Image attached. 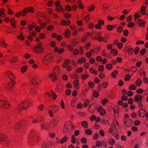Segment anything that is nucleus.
I'll use <instances>...</instances> for the list:
<instances>
[{
	"label": "nucleus",
	"instance_id": "nucleus-55",
	"mask_svg": "<svg viewBox=\"0 0 148 148\" xmlns=\"http://www.w3.org/2000/svg\"><path fill=\"white\" fill-rule=\"evenodd\" d=\"M146 50L145 49H142L140 51V53L141 55H143L146 52Z\"/></svg>",
	"mask_w": 148,
	"mask_h": 148
},
{
	"label": "nucleus",
	"instance_id": "nucleus-49",
	"mask_svg": "<svg viewBox=\"0 0 148 148\" xmlns=\"http://www.w3.org/2000/svg\"><path fill=\"white\" fill-rule=\"evenodd\" d=\"M117 32L119 33H121L123 31V28L121 26H119L117 28Z\"/></svg>",
	"mask_w": 148,
	"mask_h": 148
},
{
	"label": "nucleus",
	"instance_id": "nucleus-35",
	"mask_svg": "<svg viewBox=\"0 0 148 148\" xmlns=\"http://www.w3.org/2000/svg\"><path fill=\"white\" fill-rule=\"evenodd\" d=\"M95 8V7L93 5H92L91 6H90L89 7L88 9V10L89 12H91L93 11L94 9Z\"/></svg>",
	"mask_w": 148,
	"mask_h": 148
},
{
	"label": "nucleus",
	"instance_id": "nucleus-10",
	"mask_svg": "<svg viewBox=\"0 0 148 148\" xmlns=\"http://www.w3.org/2000/svg\"><path fill=\"white\" fill-rule=\"evenodd\" d=\"M142 98V97L140 95H137L135 96L134 100L136 102H139L140 103H141V99Z\"/></svg>",
	"mask_w": 148,
	"mask_h": 148
},
{
	"label": "nucleus",
	"instance_id": "nucleus-52",
	"mask_svg": "<svg viewBox=\"0 0 148 148\" xmlns=\"http://www.w3.org/2000/svg\"><path fill=\"white\" fill-rule=\"evenodd\" d=\"M51 93L52 94L51 95V96L52 98L53 99H55L56 97V95L52 91H51Z\"/></svg>",
	"mask_w": 148,
	"mask_h": 148
},
{
	"label": "nucleus",
	"instance_id": "nucleus-30",
	"mask_svg": "<svg viewBox=\"0 0 148 148\" xmlns=\"http://www.w3.org/2000/svg\"><path fill=\"white\" fill-rule=\"evenodd\" d=\"M79 83V81L77 80H75L73 81V84L74 85V86L75 87V88H78V84Z\"/></svg>",
	"mask_w": 148,
	"mask_h": 148
},
{
	"label": "nucleus",
	"instance_id": "nucleus-58",
	"mask_svg": "<svg viewBox=\"0 0 148 148\" xmlns=\"http://www.w3.org/2000/svg\"><path fill=\"white\" fill-rule=\"evenodd\" d=\"M113 27L111 25H108L107 27V29L109 31L111 30L112 29Z\"/></svg>",
	"mask_w": 148,
	"mask_h": 148
},
{
	"label": "nucleus",
	"instance_id": "nucleus-53",
	"mask_svg": "<svg viewBox=\"0 0 148 148\" xmlns=\"http://www.w3.org/2000/svg\"><path fill=\"white\" fill-rule=\"evenodd\" d=\"M66 124H65V128L64 129V132L65 133H67L69 131V129L66 126Z\"/></svg>",
	"mask_w": 148,
	"mask_h": 148
},
{
	"label": "nucleus",
	"instance_id": "nucleus-16",
	"mask_svg": "<svg viewBox=\"0 0 148 148\" xmlns=\"http://www.w3.org/2000/svg\"><path fill=\"white\" fill-rule=\"evenodd\" d=\"M36 35V32H33L32 33H30L29 36L28 37V38L29 40L31 41L33 39L32 38L33 36H34Z\"/></svg>",
	"mask_w": 148,
	"mask_h": 148
},
{
	"label": "nucleus",
	"instance_id": "nucleus-25",
	"mask_svg": "<svg viewBox=\"0 0 148 148\" xmlns=\"http://www.w3.org/2000/svg\"><path fill=\"white\" fill-rule=\"evenodd\" d=\"M109 144L111 145H113L115 143V140L112 138H110L108 140Z\"/></svg>",
	"mask_w": 148,
	"mask_h": 148
},
{
	"label": "nucleus",
	"instance_id": "nucleus-33",
	"mask_svg": "<svg viewBox=\"0 0 148 148\" xmlns=\"http://www.w3.org/2000/svg\"><path fill=\"white\" fill-rule=\"evenodd\" d=\"M37 91L34 89H32L30 91V93L32 95L35 96L36 94Z\"/></svg>",
	"mask_w": 148,
	"mask_h": 148
},
{
	"label": "nucleus",
	"instance_id": "nucleus-3",
	"mask_svg": "<svg viewBox=\"0 0 148 148\" xmlns=\"http://www.w3.org/2000/svg\"><path fill=\"white\" fill-rule=\"evenodd\" d=\"M29 104V103L28 100L25 101L18 105L17 106V109L19 111H21L23 109L26 108V106H28Z\"/></svg>",
	"mask_w": 148,
	"mask_h": 148
},
{
	"label": "nucleus",
	"instance_id": "nucleus-17",
	"mask_svg": "<svg viewBox=\"0 0 148 148\" xmlns=\"http://www.w3.org/2000/svg\"><path fill=\"white\" fill-rule=\"evenodd\" d=\"M97 40L99 41H101L103 40V41L105 42H107V40L103 39V37L100 36V35H97Z\"/></svg>",
	"mask_w": 148,
	"mask_h": 148
},
{
	"label": "nucleus",
	"instance_id": "nucleus-51",
	"mask_svg": "<svg viewBox=\"0 0 148 148\" xmlns=\"http://www.w3.org/2000/svg\"><path fill=\"white\" fill-rule=\"evenodd\" d=\"M14 21L13 19H12L11 21V23L12 26L14 28H15V24H14Z\"/></svg>",
	"mask_w": 148,
	"mask_h": 148
},
{
	"label": "nucleus",
	"instance_id": "nucleus-2",
	"mask_svg": "<svg viewBox=\"0 0 148 148\" xmlns=\"http://www.w3.org/2000/svg\"><path fill=\"white\" fill-rule=\"evenodd\" d=\"M38 135L36 132L33 131H31L29 136V140L28 141L29 143L30 144L33 141V140H35V138L37 139V140H38L37 136Z\"/></svg>",
	"mask_w": 148,
	"mask_h": 148
},
{
	"label": "nucleus",
	"instance_id": "nucleus-45",
	"mask_svg": "<svg viewBox=\"0 0 148 148\" xmlns=\"http://www.w3.org/2000/svg\"><path fill=\"white\" fill-rule=\"evenodd\" d=\"M136 87L134 84H132L131 86L129 87V89L130 90H134L136 89Z\"/></svg>",
	"mask_w": 148,
	"mask_h": 148
},
{
	"label": "nucleus",
	"instance_id": "nucleus-27",
	"mask_svg": "<svg viewBox=\"0 0 148 148\" xmlns=\"http://www.w3.org/2000/svg\"><path fill=\"white\" fill-rule=\"evenodd\" d=\"M82 125L84 127L87 128L88 123L86 121H84L81 122Z\"/></svg>",
	"mask_w": 148,
	"mask_h": 148
},
{
	"label": "nucleus",
	"instance_id": "nucleus-24",
	"mask_svg": "<svg viewBox=\"0 0 148 148\" xmlns=\"http://www.w3.org/2000/svg\"><path fill=\"white\" fill-rule=\"evenodd\" d=\"M146 8V7L144 6H142L141 7L140 10L141 12L143 15H145L146 14L145 12H144Z\"/></svg>",
	"mask_w": 148,
	"mask_h": 148
},
{
	"label": "nucleus",
	"instance_id": "nucleus-29",
	"mask_svg": "<svg viewBox=\"0 0 148 148\" xmlns=\"http://www.w3.org/2000/svg\"><path fill=\"white\" fill-rule=\"evenodd\" d=\"M86 61V59L84 58L79 59L78 60V62L79 64H81Z\"/></svg>",
	"mask_w": 148,
	"mask_h": 148
},
{
	"label": "nucleus",
	"instance_id": "nucleus-13",
	"mask_svg": "<svg viewBox=\"0 0 148 148\" xmlns=\"http://www.w3.org/2000/svg\"><path fill=\"white\" fill-rule=\"evenodd\" d=\"M38 79L37 78L36 76L34 77L31 80V83L33 85L38 84L37 83V80Z\"/></svg>",
	"mask_w": 148,
	"mask_h": 148
},
{
	"label": "nucleus",
	"instance_id": "nucleus-59",
	"mask_svg": "<svg viewBox=\"0 0 148 148\" xmlns=\"http://www.w3.org/2000/svg\"><path fill=\"white\" fill-rule=\"evenodd\" d=\"M29 12H34V9L33 7L30 6L28 8Z\"/></svg>",
	"mask_w": 148,
	"mask_h": 148
},
{
	"label": "nucleus",
	"instance_id": "nucleus-42",
	"mask_svg": "<svg viewBox=\"0 0 148 148\" xmlns=\"http://www.w3.org/2000/svg\"><path fill=\"white\" fill-rule=\"evenodd\" d=\"M135 25V24L133 22L129 23L127 25V26L129 27H133Z\"/></svg>",
	"mask_w": 148,
	"mask_h": 148
},
{
	"label": "nucleus",
	"instance_id": "nucleus-20",
	"mask_svg": "<svg viewBox=\"0 0 148 148\" xmlns=\"http://www.w3.org/2000/svg\"><path fill=\"white\" fill-rule=\"evenodd\" d=\"M28 12H29V10L28 8H25L23 11H21V15L24 16Z\"/></svg>",
	"mask_w": 148,
	"mask_h": 148
},
{
	"label": "nucleus",
	"instance_id": "nucleus-19",
	"mask_svg": "<svg viewBox=\"0 0 148 148\" xmlns=\"http://www.w3.org/2000/svg\"><path fill=\"white\" fill-rule=\"evenodd\" d=\"M42 148H49L50 146V145L48 143L45 142L42 144Z\"/></svg>",
	"mask_w": 148,
	"mask_h": 148
},
{
	"label": "nucleus",
	"instance_id": "nucleus-12",
	"mask_svg": "<svg viewBox=\"0 0 148 148\" xmlns=\"http://www.w3.org/2000/svg\"><path fill=\"white\" fill-rule=\"evenodd\" d=\"M55 5L57 7V10L58 11H60L62 10V7L60 5V2L59 1H57L56 2Z\"/></svg>",
	"mask_w": 148,
	"mask_h": 148
},
{
	"label": "nucleus",
	"instance_id": "nucleus-14",
	"mask_svg": "<svg viewBox=\"0 0 148 148\" xmlns=\"http://www.w3.org/2000/svg\"><path fill=\"white\" fill-rule=\"evenodd\" d=\"M145 111L144 109H140L139 111V115L141 117H144L145 114Z\"/></svg>",
	"mask_w": 148,
	"mask_h": 148
},
{
	"label": "nucleus",
	"instance_id": "nucleus-34",
	"mask_svg": "<svg viewBox=\"0 0 148 148\" xmlns=\"http://www.w3.org/2000/svg\"><path fill=\"white\" fill-rule=\"evenodd\" d=\"M7 76H8V77L10 78V76L11 75L12 77H14V74L11 71H8L7 73Z\"/></svg>",
	"mask_w": 148,
	"mask_h": 148
},
{
	"label": "nucleus",
	"instance_id": "nucleus-8",
	"mask_svg": "<svg viewBox=\"0 0 148 148\" xmlns=\"http://www.w3.org/2000/svg\"><path fill=\"white\" fill-rule=\"evenodd\" d=\"M124 122L125 125L126 127L130 126L132 123V120L129 118L124 119Z\"/></svg>",
	"mask_w": 148,
	"mask_h": 148
},
{
	"label": "nucleus",
	"instance_id": "nucleus-39",
	"mask_svg": "<svg viewBox=\"0 0 148 148\" xmlns=\"http://www.w3.org/2000/svg\"><path fill=\"white\" fill-rule=\"evenodd\" d=\"M71 142L73 143H75L76 142V138L74 135H73L71 137Z\"/></svg>",
	"mask_w": 148,
	"mask_h": 148
},
{
	"label": "nucleus",
	"instance_id": "nucleus-37",
	"mask_svg": "<svg viewBox=\"0 0 148 148\" xmlns=\"http://www.w3.org/2000/svg\"><path fill=\"white\" fill-rule=\"evenodd\" d=\"M134 20L135 21H136L137 19L138 18H139L140 16V14L139 13H136L135 16Z\"/></svg>",
	"mask_w": 148,
	"mask_h": 148
},
{
	"label": "nucleus",
	"instance_id": "nucleus-21",
	"mask_svg": "<svg viewBox=\"0 0 148 148\" xmlns=\"http://www.w3.org/2000/svg\"><path fill=\"white\" fill-rule=\"evenodd\" d=\"M40 125L41 126V127L43 129H48V125L47 123H43L42 124H40Z\"/></svg>",
	"mask_w": 148,
	"mask_h": 148
},
{
	"label": "nucleus",
	"instance_id": "nucleus-9",
	"mask_svg": "<svg viewBox=\"0 0 148 148\" xmlns=\"http://www.w3.org/2000/svg\"><path fill=\"white\" fill-rule=\"evenodd\" d=\"M6 136L4 135L0 134V141H5L4 143L5 145H7L8 143V141L6 140Z\"/></svg>",
	"mask_w": 148,
	"mask_h": 148
},
{
	"label": "nucleus",
	"instance_id": "nucleus-41",
	"mask_svg": "<svg viewBox=\"0 0 148 148\" xmlns=\"http://www.w3.org/2000/svg\"><path fill=\"white\" fill-rule=\"evenodd\" d=\"M108 101V99L106 98L103 99L102 101V103L103 105H104Z\"/></svg>",
	"mask_w": 148,
	"mask_h": 148
},
{
	"label": "nucleus",
	"instance_id": "nucleus-6",
	"mask_svg": "<svg viewBox=\"0 0 148 148\" xmlns=\"http://www.w3.org/2000/svg\"><path fill=\"white\" fill-rule=\"evenodd\" d=\"M43 50V48L41 43H38L37 46H36L34 48V51L38 53L42 52Z\"/></svg>",
	"mask_w": 148,
	"mask_h": 148
},
{
	"label": "nucleus",
	"instance_id": "nucleus-54",
	"mask_svg": "<svg viewBox=\"0 0 148 148\" xmlns=\"http://www.w3.org/2000/svg\"><path fill=\"white\" fill-rule=\"evenodd\" d=\"M142 80H140V81L139 82H138V81H136V84L138 87H139L140 86V84L142 83Z\"/></svg>",
	"mask_w": 148,
	"mask_h": 148
},
{
	"label": "nucleus",
	"instance_id": "nucleus-46",
	"mask_svg": "<svg viewBox=\"0 0 148 148\" xmlns=\"http://www.w3.org/2000/svg\"><path fill=\"white\" fill-rule=\"evenodd\" d=\"M57 124V123L55 121H53L51 122V127L52 128H53Z\"/></svg>",
	"mask_w": 148,
	"mask_h": 148
},
{
	"label": "nucleus",
	"instance_id": "nucleus-18",
	"mask_svg": "<svg viewBox=\"0 0 148 148\" xmlns=\"http://www.w3.org/2000/svg\"><path fill=\"white\" fill-rule=\"evenodd\" d=\"M145 23V22L141 19H138V23L139 24V25L141 27H143Z\"/></svg>",
	"mask_w": 148,
	"mask_h": 148
},
{
	"label": "nucleus",
	"instance_id": "nucleus-60",
	"mask_svg": "<svg viewBox=\"0 0 148 148\" xmlns=\"http://www.w3.org/2000/svg\"><path fill=\"white\" fill-rule=\"evenodd\" d=\"M89 103V100H88L86 99L84 103V107H86L87 106L88 104Z\"/></svg>",
	"mask_w": 148,
	"mask_h": 148
},
{
	"label": "nucleus",
	"instance_id": "nucleus-26",
	"mask_svg": "<svg viewBox=\"0 0 148 148\" xmlns=\"http://www.w3.org/2000/svg\"><path fill=\"white\" fill-rule=\"evenodd\" d=\"M110 52L111 54L114 56L116 55L117 54V50L114 49H112L110 51Z\"/></svg>",
	"mask_w": 148,
	"mask_h": 148
},
{
	"label": "nucleus",
	"instance_id": "nucleus-62",
	"mask_svg": "<svg viewBox=\"0 0 148 148\" xmlns=\"http://www.w3.org/2000/svg\"><path fill=\"white\" fill-rule=\"evenodd\" d=\"M130 76L129 75H127L125 78V79L126 81H128L130 80Z\"/></svg>",
	"mask_w": 148,
	"mask_h": 148
},
{
	"label": "nucleus",
	"instance_id": "nucleus-40",
	"mask_svg": "<svg viewBox=\"0 0 148 148\" xmlns=\"http://www.w3.org/2000/svg\"><path fill=\"white\" fill-rule=\"evenodd\" d=\"M139 48L138 47H136L134 50V53L135 54H138L139 51Z\"/></svg>",
	"mask_w": 148,
	"mask_h": 148
},
{
	"label": "nucleus",
	"instance_id": "nucleus-28",
	"mask_svg": "<svg viewBox=\"0 0 148 148\" xmlns=\"http://www.w3.org/2000/svg\"><path fill=\"white\" fill-rule=\"evenodd\" d=\"M15 83V82H12L9 83L8 84V87L9 89L11 90L10 88H12V86L14 85Z\"/></svg>",
	"mask_w": 148,
	"mask_h": 148
},
{
	"label": "nucleus",
	"instance_id": "nucleus-31",
	"mask_svg": "<svg viewBox=\"0 0 148 148\" xmlns=\"http://www.w3.org/2000/svg\"><path fill=\"white\" fill-rule=\"evenodd\" d=\"M21 126V124L19 122L16 123L14 126L15 128L16 129H19Z\"/></svg>",
	"mask_w": 148,
	"mask_h": 148
},
{
	"label": "nucleus",
	"instance_id": "nucleus-32",
	"mask_svg": "<svg viewBox=\"0 0 148 148\" xmlns=\"http://www.w3.org/2000/svg\"><path fill=\"white\" fill-rule=\"evenodd\" d=\"M90 71L91 73H93L95 74H97L98 71L93 69L92 68H91L90 69Z\"/></svg>",
	"mask_w": 148,
	"mask_h": 148
},
{
	"label": "nucleus",
	"instance_id": "nucleus-56",
	"mask_svg": "<svg viewBox=\"0 0 148 148\" xmlns=\"http://www.w3.org/2000/svg\"><path fill=\"white\" fill-rule=\"evenodd\" d=\"M101 144V142L99 141H97L96 142V146L98 147H99L100 146Z\"/></svg>",
	"mask_w": 148,
	"mask_h": 148
},
{
	"label": "nucleus",
	"instance_id": "nucleus-64",
	"mask_svg": "<svg viewBox=\"0 0 148 148\" xmlns=\"http://www.w3.org/2000/svg\"><path fill=\"white\" fill-rule=\"evenodd\" d=\"M71 92V90L69 89H67L65 91V93L66 95H69Z\"/></svg>",
	"mask_w": 148,
	"mask_h": 148
},
{
	"label": "nucleus",
	"instance_id": "nucleus-61",
	"mask_svg": "<svg viewBox=\"0 0 148 148\" xmlns=\"http://www.w3.org/2000/svg\"><path fill=\"white\" fill-rule=\"evenodd\" d=\"M93 95L94 97H97L98 96L99 93L97 91H94L93 92Z\"/></svg>",
	"mask_w": 148,
	"mask_h": 148
},
{
	"label": "nucleus",
	"instance_id": "nucleus-11",
	"mask_svg": "<svg viewBox=\"0 0 148 148\" xmlns=\"http://www.w3.org/2000/svg\"><path fill=\"white\" fill-rule=\"evenodd\" d=\"M97 112H99L100 115L102 116L104 115L106 113V111L103 109H102V107L100 106L97 109Z\"/></svg>",
	"mask_w": 148,
	"mask_h": 148
},
{
	"label": "nucleus",
	"instance_id": "nucleus-63",
	"mask_svg": "<svg viewBox=\"0 0 148 148\" xmlns=\"http://www.w3.org/2000/svg\"><path fill=\"white\" fill-rule=\"evenodd\" d=\"M112 66L111 64H108L106 66V68L110 70L111 69Z\"/></svg>",
	"mask_w": 148,
	"mask_h": 148
},
{
	"label": "nucleus",
	"instance_id": "nucleus-47",
	"mask_svg": "<svg viewBox=\"0 0 148 148\" xmlns=\"http://www.w3.org/2000/svg\"><path fill=\"white\" fill-rule=\"evenodd\" d=\"M1 44H2V45L1 46L4 48H6L7 46V45L5 43V42L4 41H2V42H0Z\"/></svg>",
	"mask_w": 148,
	"mask_h": 148
},
{
	"label": "nucleus",
	"instance_id": "nucleus-22",
	"mask_svg": "<svg viewBox=\"0 0 148 148\" xmlns=\"http://www.w3.org/2000/svg\"><path fill=\"white\" fill-rule=\"evenodd\" d=\"M70 34V32L69 30H67L65 31L64 34V36L65 37L69 38V37Z\"/></svg>",
	"mask_w": 148,
	"mask_h": 148
},
{
	"label": "nucleus",
	"instance_id": "nucleus-50",
	"mask_svg": "<svg viewBox=\"0 0 148 148\" xmlns=\"http://www.w3.org/2000/svg\"><path fill=\"white\" fill-rule=\"evenodd\" d=\"M27 68V66H24L22 67L21 69V72L23 73L24 72L26 71Z\"/></svg>",
	"mask_w": 148,
	"mask_h": 148
},
{
	"label": "nucleus",
	"instance_id": "nucleus-4",
	"mask_svg": "<svg viewBox=\"0 0 148 148\" xmlns=\"http://www.w3.org/2000/svg\"><path fill=\"white\" fill-rule=\"evenodd\" d=\"M57 106H52L51 105L49 107L47 108V109L49 110L48 112L51 117L53 116V113L56 112L58 110Z\"/></svg>",
	"mask_w": 148,
	"mask_h": 148
},
{
	"label": "nucleus",
	"instance_id": "nucleus-38",
	"mask_svg": "<svg viewBox=\"0 0 148 148\" xmlns=\"http://www.w3.org/2000/svg\"><path fill=\"white\" fill-rule=\"evenodd\" d=\"M85 133L86 134L90 135L92 134V131L90 130H86L85 131Z\"/></svg>",
	"mask_w": 148,
	"mask_h": 148
},
{
	"label": "nucleus",
	"instance_id": "nucleus-44",
	"mask_svg": "<svg viewBox=\"0 0 148 148\" xmlns=\"http://www.w3.org/2000/svg\"><path fill=\"white\" fill-rule=\"evenodd\" d=\"M118 73V71L116 70H115L114 71H113L112 74V77H115L116 76L117 73Z\"/></svg>",
	"mask_w": 148,
	"mask_h": 148
},
{
	"label": "nucleus",
	"instance_id": "nucleus-7",
	"mask_svg": "<svg viewBox=\"0 0 148 148\" xmlns=\"http://www.w3.org/2000/svg\"><path fill=\"white\" fill-rule=\"evenodd\" d=\"M9 105L7 102L4 101L0 100V106L5 109H8L9 108Z\"/></svg>",
	"mask_w": 148,
	"mask_h": 148
},
{
	"label": "nucleus",
	"instance_id": "nucleus-43",
	"mask_svg": "<svg viewBox=\"0 0 148 148\" xmlns=\"http://www.w3.org/2000/svg\"><path fill=\"white\" fill-rule=\"evenodd\" d=\"M81 142L83 144H86L87 143V139L84 137L82 138L81 140Z\"/></svg>",
	"mask_w": 148,
	"mask_h": 148
},
{
	"label": "nucleus",
	"instance_id": "nucleus-57",
	"mask_svg": "<svg viewBox=\"0 0 148 148\" xmlns=\"http://www.w3.org/2000/svg\"><path fill=\"white\" fill-rule=\"evenodd\" d=\"M134 49L132 48H129L127 49V51L128 53H130V52H133Z\"/></svg>",
	"mask_w": 148,
	"mask_h": 148
},
{
	"label": "nucleus",
	"instance_id": "nucleus-23",
	"mask_svg": "<svg viewBox=\"0 0 148 148\" xmlns=\"http://www.w3.org/2000/svg\"><path fill=\"white\" fill-rule=\"evenodd\" d=\"M68 139V138L66 136H64L62 138L60 141V143L61 144H63L65 143Z\"/></svg>",
	"mask_w": 148,
	"mask_h": 148
},
{
	"label": "nucleus",
	"instance_id": "nucleus-48",
	"mask_svg": "<svg viewBox=\"0 0 148 148\" xmlns=\"http://www.w3.org/2000/svg\"><path fill=\"white\" fill-rule=\"evenodd\" d=\"M104 70L103 66L102 65H100L99 67V71L100 72H103Z\"/></svg>",
	"mask_w": 148,
	"mask_h": 148
},
{
	"label": "nucleus",
	"instance_id": "nucleus-5",
	"mask_svg": "<svg viewBox=\"0 0 148 148\" xmlns=\"http://www.w3.org/2000/svg\"><path fill=\"white\" fill-rule=\"evenodd\" d=\"M59 70V67L56 66L55 68V69L53 71V73H50L49 75V77L51 78L53 81H54L57 79L56 76L57 74H56V71H58Z\"/></svg>",
	"mask_w": 148,
	"mask_h": 148
},
{
	"label": "nucleus",
	"instance_id": "nucleus-36",
	"mask_svg": "<svg viewBox=\"0 0 148 148\" xmlns=\"http://www.w3.org/2000/svg\"><path fill=\"white\" fill-rule=\"evenodd\" d=\"M72 7L69 5H67L66 6V9L68 11H69L71 10Z\"/></svg>",
	"mask_w": 148,
	"mask_h": 148
},
{
	"label": "nucleus",
	"instance_id": "nucleus-1",
	"mask_svg": "<svg viewBox=\"0 0 148 148\" xmlns=\"http://www.w3.org/2000/svg\"><path fill=\"white\" fill-rule=\"evenodd\" d=\"M52 60V56L51 54H48L42 58L43 63L46 64H47L51 62Z\"/></svg>",
	"mask_w": 148,
	"mask_h": 148
},
{
	"label": "nucleus",
	"instance_id": "nucleus-15",
	"mask_svg": "<svg viewBox=\"0 0 148 148\" xmlns=\"http://www.w3.org/2000/svg\"><path fill=\"white\" fill-rule=\"evenodd\" d=\"M61 23L63 25L68 26L70 24V21L69 20H68L67 21H66L64 20H62L61 21Z\"/></svg>",
	"mask_w": 148,
	"mask_h": 148
}]
</instances>
